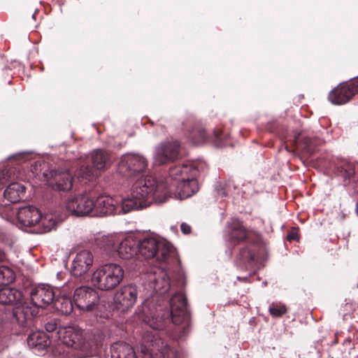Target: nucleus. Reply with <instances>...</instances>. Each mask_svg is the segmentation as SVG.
I'll use <instances>...</instances> for the list:
<instances>
[{"label":"nucleus","mask_w":358,"mask_h":358,"mask_svg":"<svg viewBox=\"0 0 358 358\" xmlns=\"http://www.w3.org/2000/svg\"><path fill=\"white\" fill-rule=\"evenodd\" d=\"M94 200L83 194L70 195L64 202L66 211L75 217L92 216Z\"/></svg>","instance_id":"nucleus-8"},{"label":"nucleus","mask_w":358,"mask_h":358,"mask_svg":"<svg viewBox=\"0 0 358 358\" xmlns=\"http://www.w3.org/2000/svg\"><path fill=\"white\" fill-rule=\"evenodd\" d=\"M56 308L64 315L70 314L73 308V302L69 298L58 299L55 303Z\"/></svg>","instance_id":"nucleus-31"},{"label":"nucleus","mask_w":358,"mask_h":358,"mask_svg":"<svg viewBox=\"0 0 358 358\" xmlns=\"http://www.w3.org/2000/svg\"><path fill=\"white\" fill-rule=\"evenodd\" d=\"M180 229L184 234H189L191 232V227L185 222L181 224Z\"/></svg>","instance_id":"nucleus-37"},{"label":"nucleus","mask_w":358,"mask_h":358,"mask_svg":"<svg viewBox=\"0 0 358 358\" xmlns=\"http://www.w3.org/2000/svg\"><path fill=\"white\" fill-rule=\"evenodd\" d=\"M78 177L83 178H90L92 176H93V171L89 166H82L78 173Z\"/></svg>","instance_id":"nucleus-33"},{"label":"nucleus","mask_w":358,"mask_h":358,"mask_svg":"<svg viewBox=\"0 0 358 358\" xmlns=\"http://www.w3.org/2000/svg\"><path fill=\"white\" fill-rule=\"evenodd\" d=\"M5 259L4 252L0 250V261H3Z\"/></svg>","instance_id":"nucleus-41"},{"label":"nucleus","mask_w":358,"mask_h":358,"mask_svg":"<svg viewBox=\"0 0 358 358\" xmlns=\"http://www.w3.org/2000/svg\"><path fill=\"white\" fill-rule=\"evenodd\" d=\"M111 358H128L134 355L133 348L125 343H115L110 348Z\"/></svg>","instance_id":"nucleus-22"},{"label":"nucleus","mask_w":358,"mask_h":358,"mask_svg":"<svg viewBox=\"0 0 358 358\" xmlns=\"http://www.w3.org/2000/svg\"><path fill=\"white\" fill-rule=\"evenodd\" d=\"M43 176L48 185L55 191L69 192L72 188L73 177L65 168L48 171Z\"/></svg>","instance_id":"nucleus-9"},{"label":"nucleus","mask_w":358,"mask_h":358,"mask_svg":"<svg viewBox=\"0 0 358 358\" xmlns=\"http://www.w3.org/2000/svg\"><path fill=\"white\" fill-rule=\"evenodd\" d=\"M94 262L92 254L88 250L78 252L74 257L71 268L73 275L79 277L87 273Z\"/></svg>","instance_id":"nucleus-15"},{"label":"nucleus","mask_w":358,"mask_h":358,"mask_svg":"<svg viewBox=\"0 0 358 358\" xmlns=\"http://www.w3.org/2000/svg\"><path fill=\"white\" fill-rule=\"evenodd\" d=\"M80 336L73 328H67L64 331L63 343L69 347H73L79 341Z\"/></svg>","instance_id":"nucleus-29"},{"label":"nucleus","mask_w":358,"mask_h":358,"mask_svg":"<svg viewBox=\"0 0 358 358\" xmlns=\"http://www.w3.org/2000/svg\"><path fill=\"white\" fill-rule=\"evenodd\" d=\"M111 358H128L134 355L133 348L125 343H115L110 348Z\"/></svg>","instance_id":"nucleus-23"},{"label":"nucleus","mask_w":358,"mask_h":358,"mask_svg":"<svg viewBox=\"0 0 358 358\" xmlns=\"http://www.w3.org/2000/svg\"><path fill=\"white\" fill-rule=\"evenodd\" d=\"M148 324L150 327H152L153 329H159L163 327V324L160 320H156L155 321L154 318H152L151 320H148Z\"/></svg>","instance_id":"nucleus-35"},{"label":"nucleus","mask_w":358,"mask_h":358,"mask_svg":"<svg viewBox=\"0 0 358 358\" xmlns=\"http://www.w3.org/2000/svg\"><path fill=\"white\" fill-rule=\"evenodd\" d=\"M73 303L82 312H94L101 307L98 292L88 286H81L76 289Z\"/></svg>","instance_id":"nucleus-7"},{"label":"nucleus","mask_w":358,"mask_h":358,"mask_svg":"<svg viewBox=\"0 0 358 358\" xmlns=\"http://www.w3.org/2000/svg\"><path fill=\"white\" fill-rule=\"evenodd\" d=\"M92 162L97 170H103L110 162L109 155L101 149L94 150L91 154Z\"/></svg>","instance_id":"nucleus-24"},{"label":"nucleus","mask_w":358,"mask_h":358,"mask_svg":"<svg viewBox=\"0 0 358 358\" xmlns=\"http://www.w3.org/2000/svg\"><path fill=\"white\" fill-rule=\"evenodd\" d=\"M41 218L40 210L32 206L20 208L17 213L18 221L24 227L37 224Z\"/></svg>","instance_id":"nucleus-18"},{"label":"nucleus","mask_w":358,"mask_h":358,"mask_svg":"<svg viewBox=\"0 0 358 358\" xmlns=\"http://www.w3.org/2000/svg\"><path fill=\"white\" fill-rule=\"evenodd\" d=\"M137 255L144 259L155 258L158 262H168L169 259L176 256L171 243L153 237L138 240Z\"/></svg>","instance_id":"nucleus-3"},{"label":"nucleus","mask_w":358,"mask_h":358,"mask_svg":"<svg viewBox=\"0 0 358 358\" xmlns=\"http://www.w3.org/2000/svg\"><path fill=\"white\" fill-rule=\"evenodd\" d=\"M198 170L192 164L175 166L169 171L170 177L174 180V183L166 187L167 199L174 197L185 199L192 196L199 189L196 177Z\"/></svg>","instance_id":"nucleus-1"},{"label":"nucleus","mask_w":358,"mask_h":358,"mask_svg":"<svg viewBox=\"0 0 358 358\" xmlns=\"http://www.w3.org/2000/svg\"><path fill=\"white\" fill-rule=\"evenodd\" d=\"M57 222L55 215L52 213H47L44 215H41V218L37 224L41 230V233H47L55 229Z\"/></svg>","instance_id":"nucleus-27"},{"label":"nucleus","mask_w":358,"mask_h":358,"mask_svg":"<svg viewBox=\"0 0 358 358\" xmlns=\"http://www.w3.org/2000/svg\"><path fill=\"white\" fill-rule=\"evenodd\" d=\"M56 329V325L55 324H53V323H48L46 324L45 325V329L49 331V332H52L55 329Z\"/></svg>","instance_id":"nucleus-39"},{"label":"nucleus","mask_w":358,"mask_h":358,"mask_svg":"<svg viewBox=\"0 0 358 358\" xmlns=\"http://www.w3.org/2000/svg\"><path fill=\"white\" fill-rule=\"evenodd\" d=\"M241 255L243 259L245 261L253 259V257H252V254L248 249H243L241 252Z\"/></svg>","instance_id":"nucleus-36"},{"label":"nucleus","mask_w":358,"mask_h":358,"mask_svg":"<svg viewBox=\"0 0 358 358\" xmlns=\"http://www.w3.org/2000/svg\"><path fill=\"white\" fill-rule=\"evenodd\" d=\"M116 214L127 213L133 210L143 208L140 203L134 199L130 194V197L123 199L121 203L117 201Z\"/></svg>","instance_id":"nucleus-25"},{"label":"nucleus","mask_w":358,"mask_h":358,"mask_svg":"<svg viewBox=\"0 0 358 358\" xmlns=\"http://www.w3.org/2000/svg\"><path fill=\"white\" fill-rule=\"evenodd\" d=\"M15 279L13 271L6 266H0V285L12 282Z\"/></svg>","instance_id":"nucleus-30"},{"label":"nucleus","mask_w":358,"mask_h":358,"mask_svg":"<svg viewBox=\"0 0 358 358\" xmlns=\"http://www.w3.org/2000/svg\"><path fill=\"white\" fill-rule=\"evenodd\" d=\"M356 358H358V357H356Z\"/></svg>","instance_id":"nucleus-43"},{"label":"nucleus","mask_w":358,"mask_h":358,"mask_svg":"<svg viewBox=\"0 0 358 358\" xmlns=\"http://www.w3.org/2000/svg\"><path fill=\"white\" fill-rule=\"evenodd\" d=\"M117 200L111 196L101 195L94 201L92 216H105L117 213Z\"/></svg>","instance_id":"nucleus-16"},{"label":"nucleus","mask_w":358,"mask_h":358,"mask_svg":"<svg viewBox=\"0 0 358 358\" xmlns=\"http://www.w3.org/2000/svg\"><path fill=\"white\" fill-rule=\"evenodd\" d=\"M268 310L272 316L280 317L287 312V308L281 303H273L270 306Z\"/></svg>","instance_id":"nucleus-32"},{"label":"nucleus","mask_w":358,"mask_h":358,"mask_svg":"<svg viewBox=\"0 0 358 358\" xmlns=\"http://www.w3.org/2000/svg\"><path fill=\"white\" fill-rule=\"evenodd\" d=\"M180 144L177 141L159 144L154 152V163L162 165L175 160L179 153Z\"/></svg>","instance_id":"nucleus-13"},{"label":"nucleus","mask_w":358,"mask_h":358,"mask_svg":"<svg viewBox=\"0 0 358 358\" xmlns=\"http://www.w3.org/2000/svg\"><path fill=\"white\" fill-rule=\"evenodd\" d=\"M124 270L117 264L108 263L98 267L92 273V284L101 290H110L122 280Z\"/></svg>","instance_id":"nucleus-4"},{"label":"nucleus","mask_w":358,"mask_h":358,"mask_svg":"<svg viewBox=\"0 0 358 358\" xmlns=\"http://www.w3.org/2000/svg\"><path fill=\"white\" fill-rule=\"evenodd\" d=\"M296 238V235L294 233H290L287 235V239L289 241L294 240Z\"/></svg>","instance_id":"nucleus-40"},{"label":"nucleus","mask_w":358,"mask_h":358,"mask_svg":"<svg viewBox=\"0 0 358 358\" xmlns=\"http://www.w3.org/2000/svg\"><path fill=\"white\" fill-rule=\"evenodd\" d=\"M138 292L136 286L128 285L122 287L115 294L114 303L115 308L121 312H127L135 304Z\"/></svg>","instance_id":"nucleus-12"},{"label":"nucleus","mask_w":358,"mask_h":358,"mask_svg":"<svg viewBox=\"0 0 358 358\" xmlns=\"http://www.w3.org/2000/svg\"><path fill=\"white\" fill-rule=\"evenodd\" d=\"M154 289L161 294L167 292L170 287L169 278L166 272L160 271L157 278H154Z\"/></svg>","instance_id":"nucleus-28"},{"label":"nucleus","mask_w":358,"mask_h":358,"mask_svg":"<svg viewBox=\"0 0 358 358\" xmlns=\"http://www.w3.org/2000/svg\"><path fill=\"white\" fill-rule=\"evenodd\" d=\"M25 194V187L18 182L10 184L4 190V197L11 203H16L23 199Z\"/></svg>","instance_id":"nucleus-20"},{"label":"nucleus","mask_w":358,"mask_h":358,"mask_svg":"<svg viewBox=\"0 0 358 358\" xmlns=\"http://www.w3.org/2000/svg\"><path fill=\"white\" fill-rule=\"evenodd\" d=\"M138 239L132 236H128L120 240L117 236L107 238L104 250L110 256L117 255L122 259H130L137 255Z\"/></svg>","instance_id":"nucleus-6"},{"label":"nucleus","mask_w":358,"mask_h":358,"mask_svg":"<svg viewBox=\"0 0 358 358\" xmlns=\"http://www.w3.org/2000/svg\"><path fill=\"white\" fill-rule=\"evenodd\" d=\"M28 345L31 348L43 350L49 345L50 341L47 334L41 331L30 334L27 338Z\"/></svg>","instance_id":"nucleus-21"},{"label":"nucleus","mask_w":358,"mask_h":358,"mask_svg":"<svg viewBox=\"0 0 358 358\" xmlns=\"http://www.w3.org/2000/svg\"><path fill=\"white\" fill-rule=\"evenodd\" d=\"M131 196L144 208L153 203H164L167 200L166 185L158 183L152 176L138 179L133 185Z\"/></svg>","instance_id":"nucleus-2"},{"label":"nucleus","mask_w":358,"mask_h":358,"mask_svg":"<svg viewBox=\"0 0 358 358\" xmlns=\"http://www.w3.org/2000/svg\"><path fill=\"white\" fill-rule=\"evenodd\" d=\"M22 294L21 292L16 289L10 287H3L0 289V303L2 304H15L17 306L14 310L13 315L18 323L24 326L27 323L31 321L34 315H36L34 310L25 306L21 302Z\"/></svg>","instance_id":"nucleus-5"},{"label":"nucleus","mask_w":358,"mask_h":358,"mask_svg":"<svg viewBox=\"0 0 358 358\" xmlns=\"http://www.w3.org/2000/svg\"><path fill=\"white\" fill-rule=\"evenodd\" d=\"M147 165V160L143 157L127 154L122 156L118 164V171L126 177H131L145 171Z\"/></svg>","instance_id":"nucleus-10"},{"label":"nucleus","mask_w":358,"mask_h":358,"mask_svg":"<svg viewBox=\"0 0 358 358\" xmlns=\"http://www.w3.org/2000/svg\"><path fill=\"white\" fill-rule=\"evenodd\" d=\"M31 300L36 307L45 308L55 299L53 288L47 284H40L30 294Z\"/></svg>","instance_id":"nucleus-14"},{"label":"nucleus","mask_w":358,"mask_h":358,"mask_svg":"<svg viewBox=\"0 0 358 358\" xmlns=\"http://www.w3.org/2000/svg\"><path fill=\"white\" fill-rule=\"evenodd\" d=\"M170 304L172 321L175 324H180L187 315L186 298L182 294H176L171 298Z\"/></svg>","instance_id":"nucleus-17"},{"label":"nucleus","mask_w":358,"mask_h":358,"mask_svg":"<svg viewBox=\"0 0 358 358\" xmlns=\"http://www.w3.org/2000/svg\"><path fill=\"white\" fill-rule=\"evenodd\" d=\"M167 345L164 343L157 334L147 333L143 337V344L141 346V352L143 358H156L157 352L165 357V351Z\"/></svg>","instance_id":"nucleus-11"},{"label":"nucleus","mask_w":358,"mask_h":358,"mask_svg":"<svg viewBox=\"0 0 358 358\" xmlns=\"http://www.w3.org/2000/svg\"><path fill=\"white\" fill-rule=\"evenodd\" d=\"M206 134L204 133V131H200L199 132V139L197 140H194V144H200V143H203L205 141H206Z\"/></svg>","instance_id":"nucleus-38"},{"label":"nucleus","mask_w":358,"mask_h":358,"mask_svg":"<svg viewBox=\"0 0 358 358\" xmlns=\"http://www.w3.org/2000/svg\"><path fill=\"white\" fill-rule=\"evenodd\" d=\"M128 358H137L136 355H131V357H128Z\"/></svg>","instance_id":"nucleus-42"},{"label":"nucleus","mask_w":358,"mask_h":358,"mask_svg":"<svg viewBox=\"0 0 358 358\" xmlns=\"http://www.w3.org/2000/svg\"><path fill=\"white\" fill-rule=\"evenodd\" d=\"M247 232L242 224L234 221L229 226V239L231 242H240L246 238Z\"/></svg>","instance_id":"nucleus-26"},{"label":"nucleus","mask_w":358,"mask_h":358,"mask_svg":"<svg viewBox=\"0 0 358 358\" xmlns=\"http://www.w3.org/2000/svg\"><path fill=\"white\" fill-rule=\"evenodd\" d=\"M354 96L348 83L338 85L329 94V100L334 104L341 105L348 102Z\"/></svg>","instance_id":"nucleus-19"},{"label":"nucleus","mask_w":358,"mask_h":358,"mask_svg":"<svg viewBox=\"0 0 358 358\" xmlns=\"http://www.w3.org/2000/svg\"><path fill=\"white\" fill-rule=\"evenodd\" d=\"M353 94L358 93V76L348 83Z\"/></svg>","instance_id":"nucleus-34"}]
</instances>
